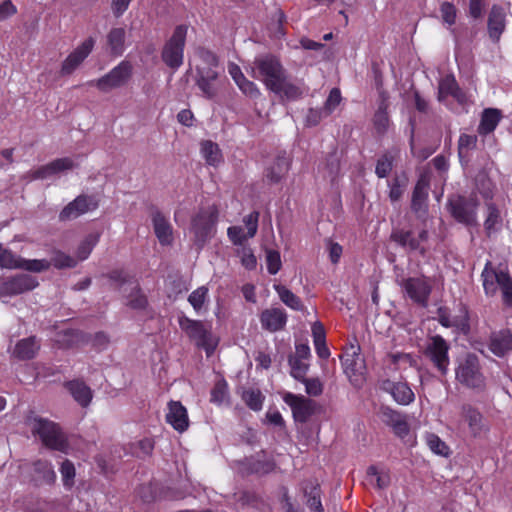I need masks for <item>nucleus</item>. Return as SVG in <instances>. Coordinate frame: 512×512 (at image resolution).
Returning a JSON list of instances; mask_svg holds the SVG:
<instances>
[{"label":"nucleus","mask_w":512,"mask_h":512,"mask_svg":"<svg viewBox=\"0 0 512 512\" xmlns=\"http://www.w3.org/2000/svg\"><path fill=\"white\" fill-rule=\"evenodd\" d=\"M341 100H342V97H341L340 90L338 88H333L330 91L328 98L326 99L325 104H324V108H323L324 116H328L329 114H331L336 109V107L340 104Z\"/></svg>","instance_id":"58"},{"label":"nucleus","mask_w":512,"mask_h":512,"mask_svg":"<svg viewBox=\"0 0 512 512\" xmlns=\"http://www.w3.org/2000/svg\"><path fill=\"white\" fill-rule=\"evenodd\" d=\"M404 417L405 416L403 414L391 409L390 407L384 406L381 408V419L391 428L400 422Z\"/></svg>","instance_id":"57"},{"label":"nucleus","mask_w":512,"mask_h":512,"mask_svg":"<svg viewBox=\"0 0 512 512\" xmlns=\"http://www.w3.org/2000/svg\"><path fill=\"white\" fill-rule=\"evenodd\" d=\"M502 119V112L496 108H486L483 110L477 132L481 136H486L496 129Z\"/></svg>","instance_id":"30"},{"label":"nucleus","mask_w":512,"mask_h":512,"mask_svg":"<svg viewBox=\"0 0 512 512\" xmlns=\"http://www.w3.org/2000/svg\"><path fill=\"white\" fill-rule=\"evenodd\" d=\"M274 289L277 292L280 300L289 308L300 311L303 310L304 306L301 299L295 295L291 290L281 284L274 285Z\"/></svg>","instance_id":"36"},{"label":"nucleus","mask_w":512,"mask_h":512,"mask_svg":"<svg viewBox=\"0 0 512 512\" xmlns=\"http://www.w3.org/2000/svg\"><path fill=\"white\" fill-rule=\"evenodd\" d=\"M411 209L417 218L424 220L428 212L427 194H413Z\"/></svg>","instance_id":"45"},{"label":"nucleus","mask_w":512,"mask_h":512,"mask_svg":"<svg viewBox=\"0 0 512 512\" xmlns=\"http://www.w3.org/2000/svg\"><path fill=\"white\" fill-rule=\"evenodd\" d=\"M60 472L62 475L63 485L66 488H71L74 485L75 478L74 464L68 459L64 460L62 462Z\"/></svg>","instance_id":"52"},{"label":"nucleus","mask_w":512,"mask_h":512,"mask_svg":"<svg viewBox=\"0 0 512 512\" xmlns=\"http://www.w3.org/2000/svg\"><path fill=\"white\" fill-rule=\"evenodd\" d=\"M393 160L394 157L390 153H386L378 159L375 170L378 177L383 178L390 173L393 165Z\"/></svg>","instance_id":"53"},{"label":"nucleus","mask_w":512,"mask_h":512,"mask_svg":"<svg viewBox=\"0 0 512 512\" xmlns=\"http://www.w3.org/2000/svg\"><path fill=\"white\" fill-rule=\"evenodd\" d=\"M32 433L39 436L43 444L50 449L65 452L68 448L64 433L52 421L36 418L32 426Z\"/></svg>","instance_id":"6"},{"label":"nucleus","mask_w":512,"mask_h":512,"mask_svg":"<svg viewBox=\"0 0 512 512\" xmlns=\"http://www.w3.org/2000/svg\"><path fill=\"white\" fill-rule=\"evenodd\" d=\"M267 270L271 275H275L281 269V257L277 250L266 251Z\"/></svg>","instance_id":"56"},{"label":"nucleus","mask_w":512,"mask_h":512,"mask_svg":"<svg viewBox=\"0 0 512 512\" xmlns=\"http://www.w3.org/2000/svg\"><path fill=\"white\" fill-rule=\"evenodd\" d=\"M21 257L0 244V267L2 269H19Z\"/></svg>","instance_id":"40"},{"label":"nucleus","mask_w":512,"mask_h":512,"mask_svg":"<svg viewBox=\"0 0 512 512\" xmlns=\"http://www.w3.org/2000/svg\"><path fill=\"white\" fill-rule=\"evenodd\" d=\"M237 496V502L242 506H256L260 500L259 496L252 491H241Z\"/></svg>","instance_id":"64"},{"label":"nucleus","mask_w":512,"mask_h":512,"mask_svg":"<svg viewBox=\"0 0 512 512\" xmlns=\"http://www.w3.org/2000/svg\"><path fill=\"white\" fill-rule=\"evenodd\" d=\"M110 281L111 287L119 291L121 287L127 283H131V277L122 269H114L110 272L103 274Z\"/></svg>","instance_id":"39"},{"label":"nucleus","mask_w":512,"mask_h":512,"mask_svg":"<svg viewBox=\"0 0 512 512\" xmlns=\"http://www.w3.org/2000/svg\"><path fill=\"white\" fill-rule=\"evenodd\" d=\"M94 46V38L88 37L74 48L61 63V75L68 76L74 73L93 51Z\"/></svg>","instance_id":"15"},{"label":"nucleus","mask_w":512,"mask_h":512,"mask_svg":"<svg viewBox=\"0 0 512 512\" xmlns=\"http://www.w3.org/2000/svg\"><path fill=\"white\" fill-rule=\"evenodd\" d=\"M97 206V202L91 195L79 194V196L72 202H70L59 215L60 220L67 221L75 219L81 214L94 209Z\"/></svg>","instance_id":"17"},{"label":"nucleus","mask_w":512,"mask_h":512,"mask_svg":"<svg viewBox=\"0 0 512 512\" xmlns=\"http://www.w3.org/2000/svg\"><path fill=\"white\" fill-rule=\"evenodd\" d=\"M506 27V13L500 6L494 5L488 16L489 37L498 42Z\"/></svg>","instance_id":"23"},{"label":"nucleus","mask_w":512,"mask_h":512,"mask_svg":"<svg viewBox=\"0 0 512 512\" xmlns=\"http://www.w3.org/2000/svg\"><path fill=\"white\" fill-rule=\"evenodd\" d=\"M288 363L291 368V375L298 381L304 379L309 367L308 364L302 362L299 358H295L292 354L288 357Z\"/></svg>","instance_id":"49"},{"label":"nucleus","mask_w":512,"mask_h":512,"mask_svg":"<svg viewBox=\"0 0 512 512\" xmlns=\"http://www.w3.org/2000/svg\"><path fill=\"white\" fill-rule=\"evenodd\" d=\"M360 346L358 344H349L345 347L341 356L342 365L347 375H362L366 366L365 360L360 355Z\"/></svg>","instance_id":"16"},{"label":"nucleus","mask_w":512,"mask_h":512,"mask_svg":"<svg viewBox=\"0 0 512 512\" xmlns=\"http://www.w3.org/2000/svg\"><path fill=\"white\" fill-rule=\"evenodd\" d=\"M305 385L306 393L310 396L317 397L323 393V384L319 378H306L300 380Z\"/></svg>","instance_id":"59"},{"label":"nucleus","mask_w":512,"mask_h":512,"mask_svg":"<svg viewBox=\"0 0 512 512\" xmlns=\"http://www.w3.org/2000/svg\"><path fill=\"white\" fill-rule=\"evenodd\" d=\"M436 314H437V320L442 326H444L446 328L456 327L463 333L469 332L470 325H469L468 313L466 310H465V314L462 317H456L454 319L451 318L449 309L444 306L439 307L437 309Z\"/></svg>","instance_id":"28"},{"label":"nucleus","mask_w":512,"mask_h":512,"mask_svg":"<svg viewBox=\"0 0 512 512\" xmlns=\"http://www.w3.org/2000/svg\"><path fill=\"white\" fill-rule=\"evenodd\" d=\"M79 156L62 157L29 171L27 181L46 180L71 171L79 166Z\"/></svg>","instance_id":"8"},{"label":"nucleus","mask_w":512,"mask_h":512,"mask_svg":"<svg viewBox=\"0 0 512 512\" xmlns=\"http://www.w3.org/2000/svg\"><path fill=\"white\" fill-rule=\"evenodd\" d=\"M301 490L307 498L306 505L313 512H325L321 503V488L316 480H305L301 483Z\"/></svg>","instance_id":"24"},{"label":"nucleus","mask_w":512,"mask_h":512,"mask_svg":"<svg viewBox=\"0 0 512 512\" xmlns=\"http://www.w3.org/2000/svg\"><path fill=\"white\" fill-rule=\"evenodd\" d=\"M126 31L122 27L113 28L107 35V42L111 53L114 55H122L125 50Z\"/></svg>","instance_id":"35"},{"label":"nucleus","mask_w":512,"mask_h":512,"mask_svg":"<svg viewBox=\"0 0 512 512\" xmlns=\"http://www.w3.org/2000/svg\"><path fill=\"white\" fill-rule=\"evenodd\" d=\"M379 388L389 393L401 405H408L414 400V393L405 382H394L390 379L381 380Z\"/></svg>","instance_id":"18"},{"label":"nucleus","mask_w":512,"mask_h":512,"mask_svg":"<svg viewBox=\"0 0 512 512\" xmlns=\"http://www.w3.org/2000/svg\"><path fill=\"white\" fill-rule=\"evenodd\" d=\"M478 200L474 194H454L448 201L452 216L460 223L473 225L476 223Z\"/></svg>","instance_id":"9"},{"label":"nucleus","mask_w":512,"mask_h":512,"mask_svg":"<svg viewBox=\"0 0 512 512\" xmlns=\"http://www.w3.org/2000/svg\"><path fill=\"white\" fill-rule=\"evenodd\" d=\"M251 473L265 475L275 469V463L272 460H253L249 464Z\"/></svg>","instance_id":"54"},{"label":"nucleus","mask_w":512,"mask_h":512,"mask_svg":"<svg viewBox=\"0 0 512 512\" xmlns=\"http://www.w3.org/2000/svg\"><path fill=\"white\" fill-rule=\"evenodd\" d=\"M236 85L246 96L250 98H257L260 95V91L256 84L248 80L246 77L241 79Z\"/></svg>","instance_id":"62"},{"label":"nucleus","mask_w":512,"mask_h":512,"mask_svg":"<svg viewBox=\"0 0 512 512\" xmlns=\"http://www.w3.org/2000/svg\"><path fill=\"white\" fill-rule=\"evenodd\" d=\"M50 266H51V262H49L46 259L28 260V259L21 258L19 269H23V270H26L29 272L39 273V272L48 270L50 268Z\"/></svg>","instance_id":"46"},{"label":"nucleus","mask_w":512,"mask_h":512,"mask_svg":"<svg viewBox=\"0 0 512 512\" xmlns=\"http://www.w3.org/2000/svg\"><path fill=\"white\" fill-rule=\"evenodd\" d=\"M458 88V84L454 76H445L439 82L438 99L443 102L448 96H451Z\"/></svg>","instance_id":"43"},{"label":"nucleus","mask_w":512,"mask_h":512,"mask_svg":"<svg viewBox=\"0 0 512 512\" xmlns=\"http://www.w3.org/2000/svg\"><path fill=\"white\" fill-rule=\"evenodd\" d=\"M168 410L166 421L179 432L187 430L189 426L188 414L182 403L179 401H170L168 403Z\"/></svg>","instance_id":"21"},{"label":"nucleus","mask_w":512,"mask_h":512,"mask_svg":"<svg viewBox=\"0 0 512 512\" xmlns=\"http://www.w3.org/2000/svg\"><path fill=\"white\" fill-rule=\"evenodd\" d=\"M441 17L445 24L452 26L456 22V8L452 3L444 2L440 7Z\"/></svg>","instance_id":"61"},{"label":"nucleus","mask_w":512,"mask_h":512,"mask_svg":"<svg viewBox=\"0 0 512 512\" xmlns=\"http://www.w3.org/2000/svg\"><path fill=\"white\" fill-rule=\"evenodd\" d=\"M99 240L98 234H89L79 245L77 249V257L79 260H85L92 252L94 246Z\"/></svg>","instance_id":"47"},{"label":"nucleus","mask_w":512,"mask_h":512,"mask_svg":"<svg viewBox=\"0 0 512 512\" xmlns=\"http://www.w3.org/2000/svg\"><path fill=\"white\" fill-rule=\"evenodd\" d=\"M178 323L181 330L195 341L199 348H203L208 356L213 354L218 345V338L213 335L211 325L200 320L190 319L184 314L178 317Z\"/></svg>","instance_id":"2"},{"label":"nucleus","mask_w":512,"mask_h":512,"mask_svg":"<svg viewBox=\"0 0 512 512\" xmlns=\"http://www.w3.org/2000/svg\"><path fill=\"white\" fill-rule=\"evenodd\" d=\"M399 285L402 291L415 304L425 308L432 292V284L430 279L424 275L418 277L403 278Z\"/></svg>","instance_id":"11"},{"label":"nucleus","mask_w":512,"mask_h":512,"mask_svg":"<svg viewBox=\"0 0 512 512\" xmlns=\"http://www.w3.org/2000/svg\"><path fill=\"white\" fill-rule=\"evenodd\" d=\"M502 275H509L505 271H496L491 267V262H487L484 270L482 271L481 277L483 280V288L487 296H494L497 293L498 288L500 289V283L502 281Z\"/></svg>","instance_id":"25"},{"label":"nucleus","mask_w":512,"mask_h":512,"mask_svg":"<svg viewBox=\"0 0 512 512\" xmlns=\"http://www.w3.org/2000/svg\"><path fill=\"white\" fill-rule=\"evenodd\" d=\"M262 328L270 332L282 330L287 322V314L283 309H265L260 315Z\"/></svg>","instance_id":"20"},{"label":"nucleus","mask_w":512,"mask_h":512,"mask_svg":"<svg viewBox=\"0 0 512 512\" xmlns=\"http://www.w3.org/2000/svg\"><path fill=\"white\" fill-rule=\"evenodd\" d=\"M40 349V344L35 336H30L19 340L12 352V356L18 360H31Z\"/></svg>","instance_id":"27"},{"label":"nucleus","mask_w":512,"mask_h":512,"mask_svg":"<svg viewBox=\"0 0 512 512\" xmlns=\"http://www.w3.org/2000/svg\"><path fill=\"white\" fill-rule=\"evenodd\" d=\"M487 210H488V215L485 220L484 227H485L487 234L490 235V233L495 230V225L500 222L501 218H500V212L495 204L488 203Z\"/></svg>","instance_id":"50"},{"label":"nucleus","mask_w":512,"mask_h":512,"mask_svg":"<svg viewBox=\"0 0 512 512\" xmlns=\"http://www.w3.org/2000/svg\"><path fill=\"white\" fill-rule=\"evenodd\" d=\"M264 399L265 396L259 389L248 388L245 389L242 393V400L250 409L254 411H259L262 409Z\"/></svg>","instance_id":"38"},{"label":"nucleus","mask_w":512,"mask_h":512,"mask_svg":"<svg viewBox=\"0 0 512 512\" xmlns=\"http://www.w3.org/2000/svg\"><path fill=\"white\" fill-rule=\"evenodd\" d=\"M151 217L155 234L162 245H168L172 241V227L163 214L156 208H152Z\"/></svg>","instance_id":"26"},{"label":"nucleus","mask_w":512,"mask_h":512,"mask_svg":"<svg viewBox=\"0 0 512 512\" xmlns=\"http://www.w3.org/2000/svg\"><path fill=\"white\" fill-rule=\"evenodd\" d=\"M283 401L291 408L294 420L300 423H306L321 410V406L315 400L300 394L286 392Z\"/></svg>","instance_id":"12"},{"label":"nucleus","mask_w":512,"mask_h":512,"mask_svg":"<svg viewBox=\"0 0 512 512\" xmlns=\"http://www.w3.org/2000/svg\"><path fill=\"white\" fill-rule=\"evenodd\" d=\"M138 496L145 503H151L159 499H173V491L158 483L140 485L137 489Z\"/></svg>","instance_id":"22"},{"label":"nucleus","mask_w":512,"mask_h":512,"mask_svg":"<svg viewBox=\"0 0 512 512\" xmlns=\"http://www.w3.org/2000/svg\"><path fill=\"white\" fill-rule=\"evenodd\" d=\"M449 350V343L442 336L434 335L429 337L423 351L424 356L442 376L448 373L450 364Z\"/></svg>","instance_id":"7"},{"label":"nucleus","mask_w":512,"mask_h":512,"mask_svg":"<svg viewBox=\"0 0 512 512\" xmlns=\"http://www.w3.org/2000/svg\"><path fill=\"white\" fill-rule=\"evenodd\" d=\"M67 389L81 406L86 407L92 399L91 389L82 381L73 380L66 384Z\"/></svg>","instance_id":"32"},{"label":"nucleus","mask_w":512,"mask_h":512,"mask_svg":"<svg viewBox=\"0 0 512 512\" xmlns=\"http://www.w3.org/2000/svg\"><path fill=\"white\" fill-rule=\"evenodd\" d=\"M476 144V135L462 134L458 141L459 155L463 156L464 154H467L470 150L476 147Z\"/></svg>","instance_id":"60"},{"label":"nucleus","mask_w":512,"mask_h":512,"mask_svg":"<svg viewBox=\"0 0 512 512\" xmlns=\"http://www.w3.org/2000/svg\"><path fill=\"white\" fill-rule=\"evenodd\" d=\"M132 75V66L127 61L120 62L109 73L92 80L88 84L96 86L101 92H109L113 89L124 86Z\"/></svg>","instance_id":"13"},{"label":"nucleus","mask_w":512,"mask_h":512,"mask_svg":"<svg viewBox=\"0 0 512 512\" xmlns=\"http://www.w3.org/2000/svg\"><path fill=\"white\" fill-rule=\"evenodd\" d=\"M390 239L408 252H418L422 257H425L429 250L426 246L429 239L426 229H421L416 236L411 230L393 228Z\"/></svg>","instance_id":"10"},{"label":"nucleus","mask_w":512,"mask_h":512,"mask_svg":"<svg viewBox=\"0 0 512 512\" xmlns=\"http://www.w3.org/2000/svg\"><path fill=\"white\" fill-rule=\"evenodd\" d=\"M186 35L187 27L179 25L163 46L162 61L172 70H177L183 64Z\"/></svg>","instance_id":"5"},{"label":"nucleus","mask_w":512,"mask_h":512,"mask_svg":"<svg viewBox=\"0 0 512 512\" xmlns=\"http://www.w3.org/2000/svg\"><path fill=\"white\" fill-rule=\"evenodd\" d=\"M290 166L289 157L282 155L278 156L274 162L267 168L266 177L271 182L280 181L288 172Z\"/></svg>","instance_id":"33"},{"label":"nucleus","mask_w":512,"mask_h":512,"mask_svg":"<svg viewBox=\"0 0 512 512\" xmlns=\"http://www.w3.org/2000/svg\"><path fill=\"white\" fill-rule=\"evenodd\" d=\"M34 479L38 485H52L56 481V473L50 462L37 460L33 464Z\"/></svg>","instance_id":"31"},{"label":"nucleus","mask_w":512,"mask_h":512,"mask_svg":"<svg viewBox=\"0 0 512 512\" xmlns=\"http://www.w3.org/2000/svg\"><path fill=\"white\" fill-rule=\"evenodd\" d=\"M200 152L202 157L209 165L217 166L223 160L222 153L218 144L210 140L201 142Z\"/></svg>","instance_id":"34"},{"label":"nucleus","mask_w":512,"mask_h":512,"mask_svg":"<svg viewBox=\"0 0 512 512\" xmlns=\"http://www.w3.org/2000/svg\"><path fill=\"white\" fill-rule=\"evenodd\" d=\"M277 87L272 88L270 91L278 95L281 99L287 101H295L304 93V89L301 85L293 83L288 80L287 75L276 84Z\"/></svg>","instance_id":"29"},{"label":"nucleus","mask_w":512,"mask_h":512,"mask_svg":"<svg viewBox=\"0 0 512 512\" xmlns=\"http://www.w3.org/2000/svg\"><path fill=\"white\" fill-rule=\"evenodd\" d=\"M373 122L377 133L383 134L387 131L389 127V117L387 113V105L384 100L376 111Z\"/></svg>","instance_id":"41"},{"label":"nucleus","mask_w":512,"mask_h":512,"mask_svg":"<svg viewBox=\"0 0 512 512\" xmlns=\"http://www.w3.org/2000/svg\"><path fill=\"white\" fill-rule=\"evenodd\" d=\"M208 295V289L205 286H201L194 290L188 297L189 303L192 305L196 312H199L206 301Z\"/></svg>","instance_id":"51"},{"label":"nucleus","mask_w":512,"mask_h":512,"mask_svg":"<svg viewBox=\"0 0 512 512\" xmlns=\"http://www.w3.org/2000/svg\"><path fill=\"white\" fill-rule=\"evenodd\" d=\"M48 261L51 262V266L57 269L73 268L77 264V261L73 257L60 250H55L52 253L51 259Z\"/></svg>","instance_id":"42"},{"label":"nucleus","mask_w":512,"mask_h":512,"mask_svg":"<svg viewBox=\"0 0 512 512\" xmlns=\"http://www.w3.org/2000/svg\"><path fill=\"white\" fill-rule=\"evenodd\" d=\"M218 214V208L215 205H211L201 208L192 218L191 232L193 233L194 245L198 250H201L213 237Z\"/></svg>","instance_id":"3"},{"label":"nucleus","mask_w":512,"mask_h":512,"mask_svg":"<svg viewBox=\"0 0 512 512\" xmlns=\"http://www.w3.org/2000/svg\"><path fill=\"white\" fill-rule=\"evenodd\" d=\"M227 396V383L224 380L218 381L211 391V401L222 403Z\"/></svg>","instance_id":"63"},{"label":"nucleus","mask_w":512,"mask_h":512,"mask_svg":"<svg viewBox=\"0 0 512 512\" xmlns=\"http://www.w3.org/2000/svg\"><path fill=\"white\" fill-rule=\"evenodd\" d=\"M489 349L498 357L512 351V330L502 329L492 332L489 338Z\"/></svg>","instance_id":"19"},{"label":"nucleus","mask_w":512,"mask_h":512,"mask_svg":"<svg viewBox=\"0 0 512 512\" xmlns=\"http://www.w3.org/2000/svg\"><path fill=\"white\" fill-rule=\"evenodd\" d=\"M455 378L460 384L469 389L482 391L485 388V377L476 354L467 353L457 359Z\"/></svg>","instance_id":"1"},{"label":"nucleus","mask_w":512,"mask_h":512,"mask_svg":"<svg viewBox=\"0 0 512 512\" xmlns=\"http://www.w3.org/2000/svg\"><path fill=\"white\" fill-rule=\"evenodd\" d=\"M462 415L473 432H477L480 429L482 416L477 409L469 404H465L462 406Z\"/></svg>","instance_id":"44"},{"label":"nucleus","mask_w":512,"mask_h":512,"mask_svg":"<svg viewBox=\"0 0 512 512\" xmlns=\"http://www.w3.org/2000/svg\"><path fill=\"white\" fill-rule=\"evenodd\" d=\"M126 298V305L134 310H143L148 305V299L138 284L132 287Z\"/></svg>","instance_id":"37"},{"label":"nucleus","mask_w":512,"mask_h":512,"mask_svg":"<svg viewBox=\"0 0 512 512\" xmlns=\"http://www.w3.org/2000/svg\"><path fill=\"white\" fill-rule=\"evenodd\" d=\"M285 75L286 71L276 56L261 55L253 62L252 76L262 81L268 90L277 87L276 84Z\"/></svg>","instance_id":"4"},{"label":"nucleus","mask_w":512,"mask_h":512,"mask_svg":"<svg viewBox=\"0 0 512 512\" xmlns=\"http://www.w3.org/2000/svg\"><path fill=\"white\" fill-rule=\"evenodd\" d=\"M500 291L504 307L512 309V278L510 275H502Z\"/></svg>","instance_id":"48"},{"label":"nucleus","mask_w":512,"mask_h":512,"mask_svg":"<svg viewBox=\"0 0 512 512\" xmlns=\"http://www.w3.org/2000/svg\"><path fill=\"white\" fill-rule=\"evenodd\" d=\"M427 444L434 453L441 456H448L449 447L437 435L429 434L427 436Z\"/></svg>","instance_id":"55"},{"label":"nucleus","mask_w":512,"mask_h":512,"mask_svg":"<svg viewBox=\"0 0 512 512\" xmlns=\"http://www.w3.org/2000/svg\"><path fill=\"white\" fill-rule=\"evenodd\" d=\"M36 277L29 274H16L0 278V298L13 297L33 290L38 286Z\"/></svg>","instance_id":"14"}]
</instances>
